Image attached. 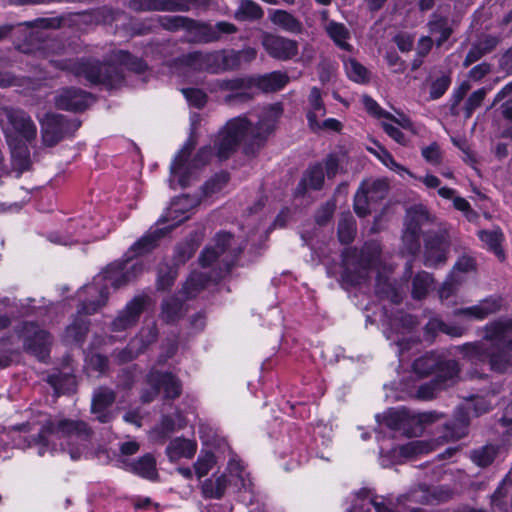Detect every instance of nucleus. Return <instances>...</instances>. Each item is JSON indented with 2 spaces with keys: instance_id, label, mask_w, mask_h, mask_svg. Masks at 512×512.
<instances>
[{
  "instance_id": "f257e3e1",
  "label": "nucleus",
  "mask_w": 512,
  "mask_h": 512,
  "mask_svg": "<svg viewBox=\"0 0 512 512\" xmlns=\"http://www.w3.org/2000/svg\"><path fill=\"white\" fill-rule=\"evenodd\" d=\"M471 364L484 365L488 362L490 369L502 373L512 365V319L503 318L489 322L484 327L480 342L466 343L456 348Z\"/></svg>"
},
{
  "instance_id": "f03ea898",
  "label": "nucleus",
  "mask_w": 512,
  "mask_h": 512,
  "mask_svg": "<svg viewBox=\"0 0 512 512\" xmlns=\"http://www.w3.org/2000/svg\"><path fill=\"white\" fill-rule=\"evenodd\" d=\"M282 111L280 104L266 107L256 125H252L245 117L229 120L217 138L216 146L219 158H226L241 142L251 146L262 144L274 130Z\"/></svg>"
},
{
  "instance_id": "7ed1b4c3",
  "label": "nucleus",
  "mask_w": 512,
  "mask_h": 512,
  "mask_svg": "<svg viewBox=\"0 0 512 512\" xmlns=\"http://www.w3.org/2000/svg\"><path fill=\"white\" fill-rule=\"evenodd\" d=\"M90 431L84 422L55 419L43 425L35 445L38 454L67 451L71 459L86 457L89 449Z\"/></svg>"
},
{
  "instance_id": "20e7f679",
  "label": "nucleus",
  "mask_w": 512,
  "mask_h": 512,
  "mask_svg": "<svg viewBox=\"0 0 512 512\" xmlns=\"http://www.w3.org/2000/svg\"><path fill=\"white\" fill-rule=\"evenodd\" d=\"M143 270L139 260H127L113 263L97 275L93 283L85 285L79 292L82 304L79 314H93L104 306L109 294V287L118 288L133 280Z\"/></svg>"
},
{
  "instance_id": "39448f33",
  "label": "nucleus",
  "mask_w": 512,
  "mask_h": 512,
  "mask_svg": "<svg viewBox=\"0 0 512 512\" xmlns=\"http://www.w3.org/2000/svg\"><path fill=\"white\" fill-rule=\"evenodd\" d=\"M232 237L228 233H219L213 242L204 249L199 258L203 269L214 266L211 272H192L183 286L182 293L187 298L195 297L209 282H214L226 273L233 263L236 253L230 249Z\"/></svg>"
},
{
  "instance_id": "423d86ee",
  "label": "nucleus",
  "mask_w": 512,
  "mask_h": 512,
  "mask_svg": "<svg viewBox=\"0 0 512 512\" xmlns=\"http://www.w3.org/2000/svg\"><path fill=\"white\" fill-rule=\"evenodd\" d=\"M252 479L244 463L235 455L231 456L226 469L222 473L213 474L211 477L200 481L199 489L204 499L220 500L228 489L235 492L251 491Z\"/></svg>"
},
{
  "instance_id": "0eeeda50",
  "label": "nucleus",
  "mask_w": 512,
  "mask_h": 512,
  "mask_svg": "<svg viewBox=\"0 0 512 512\" xmlns=\"http://www.w3.org/2000/svg\"><path fill=\"white\" fill-rule=\"evenodd\" d=\"M198 203V199L191 198L188 195L175 199L163 217L164 222L170 224L165 228L150 230L131 246L130 252L134 253L135 256L150 252L156 247L157 240L161 236L190 217L191 210L197 206Z\"/></svg>"
},
{
  "instance_id": "6e6552de",
  "label": "nucleus",
  "mask_w": 512,
  "mask_h": 512,
  "mask_svg": "<svg viewBox=\"0 0 512 512\" xmlns=\"http://www.w3.org/2000/svg\"><path fill=\"white\" fill-rule=\"evenodd\" d=\"M434 368H436V379L432 383L419 387L417 395L420 399H431L437 390L452 385L459 372L455 361H441L439 356L435 354L425 355L413 363V370L419 376L429 374Z\"/></svg>"
},
{
  "instance_id": "1a4fd4ad",
  "label": "nucleus",
  "mask_w": 512,
  "mask_h": 512,
  "mask_svg": "<svg viewBox=\"0 0 512 512\" xmlns=\"http://www.w3.org/2000/svg\"><path fill=\"white\" fill-rule=\"evenodd\" d=\"M195 146V142L190 138L184 144L182 149L175 156L170 167V184L171 186L177 182L181 187L190 185L199 176L202 168L211 158V150L203 147L199 152L191 158V152Z\"/></svg>"
},
{
  "instance_id": "9d476101",
  "label": "nucleus",
  "mask_w": 512,
  "mask_h": 512,
  "mask_svg": "<svg viewBox=\"0 0 512 512\" xmlns=\"http://www.w3.org/2000/svg\"><path fill=\"white\" fill-rule=\"evenodd\" d=\"M74 72L92 84H104L110 88L117 87L123 80L122 72L113 64L80 62L75 65Z\"/></svg>"
},
{
  "instance_id": "9b49d317",
  "label": "nucleus",
  "mask_w": 512,
  "mask_h": 512,
  "mask_svg": "<svg viewBox=\"0 0 512 512\" xmlns=\"http://www.w3.org/2000/svg\"><path fill=\"white\" fill-rule=\"evenodd\" d=\"M434 217L423 205H417L407 211L403 243L409 253H415L419 249V235L421 227L432 222Z\"/></svg>"
},
{
  "instance_id": "f8f14e48",
  "label": "nucleus",
  "mask_w": 512,
  "mask_h": 512,
  "mask_svg": "<svg viewBox=\"0 0 512 512\" xmlns=\"http://www.w3.org/2000/svg\"><path fill=\"white\" fill-rule=\"evenodd\" d=\"M190 57L194 66L212 73L234 69L239 65V55L234 51H216L205 54L196 52Z\"/></svg>"
},
{
  "instance_id": "ddd939ff",
  "label": "nucleus",
  "mask_w": 512,
  "mask_h": 512,
  "mask_svg": "<svg viewBox=\"0 0 512 512\" xmlns=\"http://www.w3.org/2000/svg\"><path fill=\"white\" fill-rule=\"evenodd\" d=\"M147 383L149 390L142 393L141 398L143 402L152 401L160 389H163L166 398H176L181 393L179 381L170 373L151 372Z\"/></svg>"
},
{
  "instance_id": "4468645a",
  "label": "nucleus",
  "mask_w": 512,
  "mask_h": 512,
  "mask_svg": "<svg viewBox=\"0 0 512 512\" xmlns=\"http://www.w3.org/2000/svg\"><path fill=\"white\" fill-rule=\"evenodd\" d=\"M435 420L433 413H411L410 411L401 408L388 411L383 415L381 426H386L391 430H403L408 432V425L410 423L427 424Z\"/></svg>"
},
{
  "instance_id": "2eb2a0df",
  "label": "nucleus",
  "mask_w": 512,
  "mask_h": 512,
  "mask_svg": "<svg viewBox=\"0 0 512 512\" xmlns=\"http://www.w3.org/2000/svg\"><path fill=\"white\" fill-rule=\"evenodd\" d=\"M373 254L367 258L365 252H362V259L358 267H353L349 258H345V271L342 275L343 281L352 286H358L364 283L371 269L376 268L378 264L379 249L377 245H372Z\"/></svg>"
},
{
  "instance_id": "dca6fc26",
  "label": "nucleus",
  "mask_w": 512,
  "mask_h": 512,
  "mask_svg": "<svg viewBox=\"0 0 512 512\" xmlns=\"http://www.w3.org/2000/svg\"><path fill=\"white\" fill-rule=\"evenodd\" d=\"M42 126V138L46 145L53 146L72 130L77 129L78 124L66 121L62 116L47 114L40 119Z\"/></svg>"
},
{
  "instance_id": "f3484780",
  "label": "nucleus",
  "mask_w": 512,
  "mask_h": 512,
  "mask_svg": "<svg viewBox=\"0 0 512 512\" xmlns=\"http://www.w3.org/2000/svg\"><path fill=\"white\" fill-rule=\"evenodd\" d=\"M147 302L148 298L144 296H137L128 302L125 308L113 320L111 324L112 332H123L133 327L137 323Z\"/></svg>"
},
{
  "instance_id": "a211bd4d",
  "label": "nucleus",
  "mask_w": 512,
  "mask_h": 512,
  "mask_svg": "<svg viewBox=\"0 0 512 512\" xmlns=\"http://www.w3.org/2000/svg\"><path fill=\"white\" fill-rule=\"evenodd\" d=\"M157 337L155 325L144 327L139 334L129 343L128 347L113 354V358L118 363H124L132 360L148 345L153 343Z\"/></svg>"
},
{
  "instance_id": "6ab92c4d",
  "label": "nucleus",
  "mask_w": 512,
  "mask_h": 512,
  "mask_svg": "<svg viewBox=\"0 0 512 512\" xmlns=\"http://www.w3.org/2000/svg\"><path fill=\"white\" fill-rule=\"evenodd\" d=\"M267 53L278 60H288L298 54V43L282 36L267 34L262 40Z\"/></svg>"
},
{
  "instance_id": "aec40b11",
  "label": "nucleus",
  "mask_w": 512,
  "mask_h": 512,
  "mask_svg": "<svg viewBox=\"0 0 512 512\" xmlns=\"http://www.w3.org/2000/svg\"><path fill=\"white\" fill-rule=\"evenodd\" d=\"M21 336L27 349L38 358L44 359L47 356L50 336L46 331L31 323L25 326Z\"/></svg>"
},
{
  "instance_id": "412c9836",
  "label": "nucleus",
  "mask_w": 512,
  "mask_h": 512,
  "mask_svg": "<svg viewBox=\"0 0 512 512\" xmlns=\"http://www.w3.org/2000/svg\"><path fill=\"white\" fill-rule=\"evenodd\" d=\"M448 239L445 233L429 236L425 242L424 264L428 267L438 266L446 261Z\"/></svg>"
},
{
  "instance_id": "4be33fe9",
  "label": "nucleus",
  "mask_w": 512,
  "mask_h": 512,
  "mask_svg": "<svg viewBox=\"0 0 512 512\" xmlns=\"http://www.w3.org/2000/svg\"><path fill=\"white\" fill-rule=\"evenodd\" d=\"M502 300L499 297H489L478 304L461 308L455 311V315L467 320H483L489 315L498 312L501 309Z\"/></svg>"
},
{
  "instance_id": "5701e85b",
  "label": "nucleus",
  "mask_w": 512,
  "mask_h": 512,
  "mask_svg": "<svg viewBox=\"0 0 512 512\" xmlns=\"http://www.w3.org/2000/svg\"><path fill=\"white\" fill-rule=\"evenodd\" d=\"M198 444L195 439L175 437L166 446L165 454L171 463L192 459L197 452Z\"/></svg>"
},
{
  "instance_id": "b1692460",
  "label": "nucleus",
  "mask_w": 512,
  "mask_h": 512,
  "mask_svg": "<svg viewBox=\"0 0 512 512\" xmlns=\"http://www.w3.org/2000/svg\"><path fill=\"white\" fill-rule=\"evenodd\" d=\"M92 97L80 89H63L56 97V106L60 109L78 111L86 108Z\"/></svg>"
},
{
  "instance_id": "393cba45",
  "label": "nucleus",
  "mask_w": 512,
  "mask_h": 512,
  "mask_svg": "<svg viewBox=\"0 0 512 512\" xmlns=\"http://www.w3.org/2000/svg\"><path fill=\"white\" fill-rule=\"evenodd\" d=\"M115 395L113 391L106 388H99L95 391L92 400V412L96 418L102 422H109L113 415L107 408L113 403Z\"/></svg>"
},
{
  "instance_id": "a878e982",
  "label": "nucleus",
  "mask_w": 512,
  "mask_h": 512,
  "mask_svg": "<svg viewBox=\"0 0 512 512\" xmlns=\"http://www.w3.org/2000/svg\"><path fill=\"white\" fill-rule=\"evenodd\" d=\"M218 466V458L211 451L201 449L196 460L193 462V472L197 480L202 481Z\"/></svg>"
},
{
  "instance_id": "bb28decb",
  "label": "nucleus",
  "mask_w": 512,
  "mask_h": 512,
  "mask_svg": "<svg viewBox=\"0 0 512 512\" xmlns=\"http://www.w3.org/2000/svg\"><path fill=\"white\" fill-rule=\"evenodd\" d=\"M325 114L326 108L322 100L321 91L319 88L313 87L311 88L308 96V107L306 112L309 127L317 126V120L324 117Z\"/></svg>"
},
{
  "instance_id": "cd10ccee",
  "label": "nucleus",
  "mask_w": 512,
  "mask_h": 512,
  "mask_svg": "<svg viewBox=\"0 0 512 512\" xmlns=\"http://www.w3.org/2000/svg\"><path fill=\"white\" fill-rule=\"evenodd\" d=\"M269 19L274 25L290 33L299 34L303 29L302 23L285 10H269Z\"/></svg>"
},
{
  "instance_id": "c85d7f7f",
  "label": "nucleus",
  "mask_w": 512,
  "mask_h": 512,
  "mask_svg": "<svg viewBox=\"0 0 512 512\" xmlns=\"http://www.w3.org/2000/svg\"><path fill=\"white\" fill-rule=\"evenodd\" d=\"M13 127L27 140H31L36 135V126L24 112L10 111L8 113Z\"/></svg>"
},
{
  "instance_id": "c756f323",
  "label": "nucleus",
  "mask_w": 512,
  "mask_h": 512,
  "mask_svg": "<svg viewBox=\"0 0 512 512\" xmlns=\"http://www.w3.org/2000/svg\"><path fill=\"white\" fill-rule=\"evenodd\" d=\"M323 28L338 47L349 50L350 45L347 43V40L350 37V33L344 24L333 20H326Z\"/></svg>"
},
{
  "instance_id": "7c9ffc66",
  "label": "nucleus",
  "mask_w": 512,
  "mask_h": 512,
  "mask_svg": "<svg viewBox=\"0 0 512 512\" xmlns=\"http://www.w3.org/2000/svg\"><path fill=\"white\" fill-rule=\"evenodd\" d=\"M127 469L149 480H155L158 476L156 460L151 454L144 455L137 462L128 464Z\"/></svg>"
},
{
  "instance_id": "2f4dec72",
  "label": "nucleus",
  "mask_w": 512,
  "mask_h": 512,
  "mask_svg": "<svg viewBox=\"0 0 512 512\" xmlns=\"http://www.w3.org/2000/svg\"><path fill=\"white\" fill-rule=\"evenodd\" d=\"M288 81L285 73L275 71L258 78L256 86L264 92H273L282 89Z\"/></svg>"
},
{
  "instance_id": "473e14b6",
  "label": "nucleus",
  "mask_w": 512,
  "mask_h": 512,
  "mask_svg": "<svg viewBox=\"0 0 512 512\" xmlns=\"http://www.w3.org/2000/svg\"><path fill=\"white\" fill-rule=\"evenodd\" d=\"M387 168L395 171L398 175L403 177L404 175H408L409 177H414V174L408 170L406 167L397 163L393 156L382 146H377L376 149H369Z\"/></svg>"
},
{
  "instance_id": "72a5a7b5",
  "label": "nucleus",
  "mask_w": 512,
  "mask_h": 512,
  "mask_svg": "<svg viewBox=\"0 0 512 512\" xmlns=\"http://www.w3.org/2000/svg\"><path fill=\"white\" fill-rule=\"evenodd\" d=\"M360 188L367 194L371 202L376 203L386 196L389 185L385 179L367 180L362 183Z\"/></svg>"
},
{
  "instance_id": "f704fd0d",
  "label": "nucleus",
  "mask_w": 512,
  "mask_h": 512,
  "mask_svg": "<svg viewBox=\"0 0 512 512\" xmlns=\"http://www.w3.org/2000/svg\"><path fill=\"white\" fill-rule=\"evenodd\" d=\"M429 31L438 46L442 45L452 32L448 20L436 16L429 22Z\"/></svg>"
},
{
  "instance_id": "c9c22d12",
  "label": "nucleus",
  "mask_w": 512,
  "mask_h": 512,
  "mask_svg": "<svg viewBox=\"0 0 512 512\" xmlns=\"http://www.w3.org/2000/svg\"><path fill=\"white\" fill-rule=\"evenodd\" d=\"M500 455V448L495 445H486L471 453V460L480 467L490 465Z\"/></svg>"
},
{
  "instance_id": "e433bc0d",
  "label": "nucleus",
  "mask_w": 512,
  "mask_h": 512,
  "mask_svg": "<svg viewBox=\"0 0 512 512\" xmlns=\"http://www.w3.org/2000/svg\"><path fill=\"white\" fill-rule=\"evenodd\" d=\"M480 240L495 253L499 259L504 258V253L501 248L502 233L499 229L481 230L479 231Z\"/></svg>"
},
{
  "instance_id": "4c0bfd02",
  "label": "nucleus",
  "mask_w": 512,
  "mask_h": 512,
  "mask_svg": "<svg viewBox=\"0 0 512 512\" xmlns=\"http://www.w3.org/2000/svg\"><path fill=\"white\" fill-rule=\"evenodd\" d=\"M263 14L262 8L257 3L243 0L235 12V18L240 21L257 20L262 18Z\"/></svg>"
},
{
  "instance_id": "58836bf2",
  "label": "nucleus",
  "mask_w": 512,
  "mask_h": 512,
  "mask_svg": "<svg viewBox=\"0 0 512 512\" xmlns=\"http://www.w3.org/2000/svg\"><path fill=\"white\" fill-rule=\"evenodd\" d=\"M344 67L347 76L354 82L365 83L369 80L368 70L355 59H347L344 61Z\"/></svg>"
},
{
  "instance_id": "ea45409f",
  "label": "nucleus",
  "mask_w": 512,
  "mask_h": 512,
  "mask_svg": "<svg viewBox=\"0 0 512 512\" xmlns=\"http://www.w3.org/2000/svg\"><path fill=\"white\" fill-rule=\"evenodd\" d=\"M433 285V279L427 272L418 273L413 280L412 296L415 299L424 298Z\"/></svg>"
},
{
  "instance_id": "a19ab883",
  "label": "nucleus",
  "mask_w": 512,
  "mask_h": 512,
  "mask_svg": "<svg viewBox=\"0 0 512 512\" xmlns=\"http://www.w3.org/2000/svg\"><path fill=\"white\" fill-rule=\"evenodd\" d=\"M431 450L432 444L424 440H413L398 448L399 454L405 458L425 454Z\"/></svg>"
},
{
  "instance_id": "79ce46f5",
  "label": "nucleus",
  "mask_w": 512,
  "mask_h": 512,
  "mask_svg": "<svg viewBox=\"0 0 512 512\" xmlns=\"http://www.w3.org/2000/svg\"><path fill=\"white\" fill-rule=\"evenodd\" d=\"M426 329L431 332L441 331L452 337H460L466 330V328L463 326L448 325L437 318L431 319L427 323Z\"/></svg>"
},
{
  "instance_id": "37998d69",
  "label": "nucleus",
  "mask_w": 512,
  "mask_h": 512,
  "mask_svg": "<svg viewBox=\"0 0 512 512\" xmlns=\"http://www.w3.org/2000/svg\"><path fill=\"white\" fill-rule=\"evenodd\" d=\"M324 182V171L320 165L311 167L302 180V184L310 189H320Z\"/></svg>"
},
{
  "instance_id": "c03bdc74",
  "label": "nucleus",
  "mask_w": 512,
  "mask_h": 512,
  "mask_svg": "<svg viewBox=\"0 0 512 512\" xmlns=\"http://www.w3.org/2000/svg\"><path fill=\"white\" fill-rule=\"evenodd\" d=\"M182 310V303L175 297H169L163 302L162 317L166 321H174L181 315Z\"/></svg>"
},
{
  "instance_id": "a18cd8bd",
  "label": "nucleus",
  "mask_w": 512,
  "mask_h": 512,
  "mask_svg": "<svg viewBox=\"0 0 512 512\" xmlns=\"http://www.w3.org/2000/svg\"><path fill=\"white\" fill-rule=\"evenodd\" d=\"M115 61L118 62L120 65L126 67L127 69H130L137 73L143 72L146 68L145 63L141 59L133 57L125 51H119L115 55Z\"/></svg>"
},
{
  "instance_id": "49530a36",
  "label": "nucleus",
  "mask_w": 512,
  "mask_h": 512,
  "mask_svg": "<svg viewBox=\"0 0 512 512\" xmlns=\"http://www.w3.org/2000/svg\"><path fill=\"white\" fill-rule=\"evenodd\" d=\"M228 182V176L225 173L217 174L215 177L207 181L203 187L205 197H211L221 192Z\"/></svg>"
},
{
  "instance_id": "de8ad7c7",
  "label": "nucleus",
  "mask_w": 512,
  "mask_h": 512,
  "mask_svg": "<svg viewBox=\"0 0 512 512\" xmlns=\"http://www.w3.org/2000/svg\"><path fill=\"white\" fill-rule=\"evenodd\" d=\"M491 407L492 402L490 399H488L485 396H477L471 399L466 409L468 410V414H472L473 416H479L489 411Z\"/></svg>"
},
{
  "instance_id": "09e8293b",
  "label": "nucleus",
  "mask_w": 512,
  "mask_h": 512,
  "mask_svg": "<svg viewBox=\"0 0 512 512\" xmlns=\"http://www.w3.org/2000/svg\"><path fill=\"white\" fill-rule=\"evenodd\" d=\"M421 155L427 163L433 166H438L442 162V151L436 142L423 147L421 149Z\"/></svg>"
},
{
  "instance_id": "8fccbe9b",
  "label": "nucleus",
  "mask_w": 512,
  "mask_h": 512,
  "mask_svg": "<svg viewBox=\"0 0 512 512\" xmlns=\"http://www.w3.org/2000/svg\"><path fill=\"white\" fill-rule=\"evenodd\" d=\"M374 202H371L370 198L367 196L365 192L361 188L358 189L355 198H354V209L358 216H366L371 211V205Z\"/></svg>"
},
{
  "instance_id": "3c124183",
  "label": "nucleus",
  "mask_w": 512,
  "mask_h": 512,
  "mask_svg": "<svg viewBox=\"0 0 512 512\" xmlns=\"http://www.w3.org/2000/svg\"><path fill=\"white\" fill-rule=\"evenodd\" d=\"M184 425L185 423L182 420L174 423L170 418L165 417L162 419L161 424L153 430V437L155 439L164 438L167 434L184 427Z\"/></svg>"
},
{
  "instance_id": "603ef678",
  "label": "nucleus",
  "mask_w": 512,
  "mask_h": 512,
  "mask_svg": "<svg viewBox=\"0 0 512 512\" xmlns=\"http://www.w3.org/2000/svg\"><path fill=\"white\" fill-rule=\"evenodd\" d=\"M369 500H374V498L370 497L367 490L359 491L354 496L353 506L347 512H369L372 505V503H369Z\"/></svg>"
},
{
  "instance_id": "864d4df0",
  "label": "nucleus",
  "mask_w": 512,
  "mask_h": 512,
  "mask_svg": "<svg viewBox=\"0 0 512 512\" xmlns=\"http://www.w3.org/2000/svg\"><path fill=\"white\" fill-rule=\"evenodd\" d=\"M355 233V223L351 216L344 218L338 227V236L341 242L349 243Z\"/></svg>"
},
{
  "instance_id": "5fc2aeb1",
  "label": "nucleus",
  "mask_w": 512,
  "mask_h": 512,
  "mask_svg": "<svg viewBox=\"0 0 512 512\" xmlns=\"http://www.w3.org/2000/svg\"><path fill=\"white\" fill-rule=\"evenodd\" d=\"M474 269H475L474 259L471 257H468V256H463V257L459 258L458 261L456 262L451 275H452L453 280L456 278V279H460V281L462 282L463 278L460 274L471 272Z\"/></svg>"
},
{
  "instance_id": "6e6d98bb",
  "label": "nucleus",
  "mask_w": 512,
  "mask_h": 512,
  "mask_svg": "<svg viewBox=\"0 0 512 512\" xmlns=\"http://www.w3.org/2000/svg\"><path fill=\"white\" fill-rule=\"evenodd\" d=\"M508 97L509 102L503 105L502 113L506 119L512 120V82L507 84L501 91L495 96V102H500L504 98Z\"/></svg>"
},
{
  "instance_id": "4d7b16f0",
  "label": "nucleus",
  "mask_w": 512,
  "mask_h": 512,
  "mask_svg": "<svg viewBox=\"0 0 512 512\" xmlns=\"http://www.w3.org/2000/svg\"><path fill=\"white\" fill-rule=\"evenodd\" d=\"M453 206L461 211L469 222H475L478 219V213L471 208L470 203L463 197L457 196L454 199Z\"/></svg>"
},
{
  "instance_id": "13d9d810",
  "label": "nucleus",
  "mask_w": 512,
  "mask_h": 512,
  "mask_svg": "<svg viewBox=\"0 0 512 512\" xmlns=\"http://www.w3.org/2000/svg\"><path fill=\"white\" fill-rule=\"evenodd\" d=\"M182 92L190 105L197 108H201L205 105L207 97L203 91L195 88H187L183 89Z\"/></svg>"
},
{
  "instance_id": "bf43d9fd",
  "label": "nucleus",
  "mask_w": 512,
  "mask_h": 512,
  "mask_svg": "<svg viewBox=\"0 0 512 512\" xmlns=\"http://www.w3.org/2000/svg\"><path fill=\"white\" fill-rule=\"evenodd\" d=\"M486 90L485 89H478L477 91L473 92L466 103V116L470 117L472 112L481 105L483 99L485 98Z\"/></svg>"
},
{
  "instance_id": "052dcab7",
  "label": "nucleus",
  "mask_w": 512,
  "mask_h": 512,
  "mask_svg": "<svg viewBox=\"0 0 512 512\" xmlns=\"http://www.w3.org/2000/svg\"><path fill=\"white\" fill-rule=\"evenodd\" d=\"M382 127L384 131L397 143L402 145L407 143L408 140L405 135L392 122L385 119L382 121Z\"/></svg>"
},
{
  "instance_id": "680f3d73",
  "label": "nucleus",
  "mask_w": 512,
  "mask_h": 512,
  "mask_svg": "<svg viewBox=\"0 0 512 512\" xmlns=\"http://www.w3.org/2000/svg\"><path fill=\"white\" fill-rule=\"evenodd\" d=\"M87 331V325L84 322L73 323L66 329V339L68 341H80Z\"/></svg>"
},
{
  "instance_id": "e2e57ef3",
  "label": "nucleus",
  "mask_w": 512,
  "mask_h": 512,
  "mask_svg": "<svg viewBox=\"0 0 512 512\" xmlns=\"http://www.w3.org/2000/svg\"><path fill=\"white\" fill-rule=\"evenodd\" d=\"M362 103L365 107V109L372 115L379 117V118H390V114L383 111L376 101H374L369 96H363L362 97Z\"/></svg>"
},
{
  "instance_id": "0e129e2a",
  "label": "nucleus",
  "mask_w": 512,
  "mask_h": 512,
  "mask_svg": "<svg viewBox=\"0 0 512 512\" xmlns=\"http://www.w3.org/2000/svg\"><path fill=\"white\" fill-rule=\"evenodd\" d=\"M88 369L103 373L107 367V359L100 354H92L86 359Z\"/></svg>"
},
{
  "instance_id": "69168bd1",
  "label": "nucleus",
  "mask_w": 512,
  "mask_h": 512,
  "mask_svg": "<svg viewBox=\"0 0 512 512\" xmlns=\"http://www.w3.org/2000/svg\"><path fill=\"white\" fill-rule=\"evenodd\" d=\"M449 85L450 79L448 77L437 79L431 86L430 97L434 100L440 98L446 92Z\"/></svg>"
},
{
  "instance_id": "338daca9",
  "label": "nucleus",
  "mask_w": 512,
  "mask_h": 512,
  "mask_svg": "<svg viewBox=\"0 0 512 512\" xmlns=\"http://www.w3.org/2000/svg\"><path fill=\"white\" fill-rule=\"evenodd\" d=\"M219 90L238 92L245 86L242 79L220 80L216 83Z\"/></svg>"
},
{
  "instance_id": "774afa93",
  "label": "nucleus",
  "mask_w": 512,
  "mask_h": 512,
  "mask_svg": "<svg viewBox=\"0 0 512 512\" xmlns=\"http://www.w3.org/2000/svg\"><path fill=\"white\" fill-rule=\"evenodd\" d=\"M197 244L193 241L187 242L184 245L178 247L176 252L177 261L180 263H184L187 259H189L193 253L195 252Z\"/></svg>"
}]
</instances>
